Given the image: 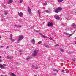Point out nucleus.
I'll return each mask as SVG.
<instances>
[{"label":"nucleus","instance_id":"nucleus-1","mask_svg":"<svg viewBox=\"0 0 76 76\" xmlns=\"http://www.w3.org/2000/svg\"><path fill=\"white\" fill-rule=\"evenodd\" d=\"M24 38L23 36L20 35L19 37L18 40L17 41V43H19L20 42V41H22L23 39Z\"/></svg>","mask_w":76,"mask_h":76},{"label":"nucleus","instance_id":"nucleus-2","mask_svg":"<svg viewBox=\"0 0 76 76\" xmlns=\"http://www.w3.org/2000/svg\"><path fill=\"white\" fill-rule=\"evenodd\" d=\"M38 50H35L33 53L32 56L33 57H36L37 56V54H38Z\"/></svg>","mask_w":76,"mask_h":76},{"label":"nucleus","instance_id":"nucleus-3","mask_svg":"<svg viewBox=\"0 0 76 76\" xmlns=\"http://www.w3.org/2000/svg\"><path fill=\"white\" fill-rule=\"evenodd\" d=\"M27 10L28 12L30 15H32V13L31 10V8L30 7H28Z\"/></svg>","mask_w":76,"mask_h":76},{"label":"nucleus","instance_id":"nucleus-4","mask_svg":"<svg viewBox=\"0 0 76 76\" xmlns=\"http://www.w3.org/2000/svg\"><path fill=\"white\" fill-rule=\"evenodd\" d=\"M55 18L56 19H57V20H59L60 19V18L58 15H55L54 16Z\"/></svg>","mask_w":76,"mask_h":76},{"label":"nucleus","instance_id":"nucleus-5","mask_svg":"<svg viewBox=\"0 0 76 76\" xmlns=\"http://www.w3.org/2000/svg\"><path fill=\"white\" fill-rule=\"evenodd\" d=\"M18 13L20 17H22L23 16V14L22 12L19 13V12H18Z\"/></svg>","mask_w":76,"mask_h":76},{"label":"nucleus","instance_id":"nucleus-6","mask_svg":"<svg viewBox=\"0 0 76 76\" xmlns=\"http://www.w3.org/2000/svg\"><path fill=\"white\" fill-rule=\"evenodd\" d=\"M53 23H50V24L49 23H48L47 24V26H49V27L50 26H53Z\"/></svg>","mask_w":76,"mask_h":76},{"label":"nucleus","instance_id":"nucleus-7","mask_svg":"<svg viewBox=\"0 0 76 76\" xmlns=\"http://www.w3.org/2000/svg\"><path fill=\"white\" fill-rule=\"evenodd\" d=\"M31 42H32L33 44H35V40L34 39H33L31 40Z\"/></svg>","mask_w":76,"mask_h":76},{"label":"nucleus","instance_id":"nucleus-8","mask_svg":"<svg viewBox=\"0 0 76 76\" xmlns=\"http://www.w3.org/2000/svg\"><path fill=\"white\" fill-rule=\"evenodd\" d=\"M71 27H74L75 28H76V25L75 24L73 23L71 24Z\"/></svg>","mask_w":76,"mask_h":76},{"label":"nucleus","instance_id":"nucleus-9","mask_svg":"<svg viewBox=\"0 0 76 76\" xmlns=\"http://www.w3.org/2000/svg\"><path fill=\"white\" fill-rule=\"evenodd\" d=\"M56 9L58 10L59 12L61 11V10L62 9V8L61 7H59Z\"/></svg>","mask_w":76,"mask_h":76},{"label":"nucleus","instance_id":"nucleus-10","mask_svg":"<svg viewBox=\"0 0 76 76\" xmlns=\"http://www.w3.org/2000/svg\"><path fill=\"white\" fill-rule=\"evenodd\" d=\"M12 2H13V0H9L8 3V4H10V3H12Z\"/></svg>","mask_w":76,"mask_h":76},{"label":"nucleus","instance_id":"nucleus-11","mask_svg":"<svg viewBox=\"0 0 76 76\" xmlns=\"http://www.w3.org/2000/svg\"><path fill=\"white\" fill-rule=\"evenodd\" d=\"M0 67L1 69H4V66L3 65H2L1 64H0Z\"/></svg>","mask_w":76,"mask_h":76},{"label":"nucleus","instance_id":"nucleus-12","mask_svg":"<svg viewBox=\"0 0 76 76\" xmlns=\"http://www.w3.org/2000/svg\"><path fill=\"white\" fill-rule=\"evenodd\" d=\"M55 12L56 13H59V11H58L57 9L55 10Z\"/></svg>","mask_w":76,"mask_h":76},{"label":"nucleus","instance_id":"nucleus-13","mask_svg":"<svg viewBox=\"0 0 76 76\" xmlns=\"http://www.w3.org/2000/svg\"><path fill=\"white\" fill-rule=\"evenodd\" d=\"M44 46H45V47H46V48H50L49 46H48V45L46 44H44Z\"/></svg>","mask_w":76,"mask_h":76},{"label":"nucleus","instance_id":"nucleus-14","mask_svg":"<svg viewBox=\"0 0 76 76\" xmlns=\"http://www.w3.org/2000/svg\"><path fill=\"white\" fill-rule=\"evenodd\" d=\"M42 37H43L44 38H48V37L44 35H43L42 36Z\"/></svg>","mask_w":76,"mask_h":76},{"label":"nucleus","instance_id":"nucleus-15","mask_svg":"<svg viewBox=\"0 0 76 76\" xmlns=\"http://www.w3.org/2000/svg\"><path fill=\"white\" fill-rule=\"evenodd\" d=\"M63 1V0H58V1L59 3H60L61 2H62Z\"/></svg>","mask_w":76,"mask_h":76},{"label":"nucleus","instance_id":"nucleus-16","mask_svg":"<svg viewBox=\"0 0 76 76\" xmlns=\"http://www.w3.org/2000/svg\"><path fill=\"white\" fill-rule=\"evenodd\" d=\"M53 71H54L55 72H58V70H57V69H53Z\"/></svg>","mask_w":76,"mask_h":76},{"label":"nucleus","instance_id":"nucleus-17","mask_svg":"<svg viewBox=\"0 0 76 76\" xmlns=\"http://www.w3.org/2000/svg\"><path fill=\"white\" fill-rule=\"evenodd\" d=\"M4 15H7L8 14V13L7 12L4 11Z\"/></svg>","mask_w":76,"mask_h":76},{"label":"nucleus","instance_id":"nucleus-18","mask_svg":"<svg viewBox=\"0 0 76 76\" xmlns=\"http://www.w3.org/2000/svg\"><path fill=\"white\" fill-rule=\"evenodd\" d=\"M10 40L12 41H15L14 39H12V35H11V38H10Z\"/></svg>","mask_w":76,"mask_h":76},{"label":"nucleus","instance_id":"nucleus-19","mask_svg":"<svg viewBox=\"0 0 76 76\" xmlns=\"http://www.w3.org/2000/svg\"><path fill=\"white\" fill-rule=\"evenodd\" d=\"M43 6H45V5H47V3L46 2H45L43 4Z\"/></svg>","mask_w":76,"mask_h":76},{"label":"nucleus","instance_id":"nucleus-20","mask_svg":"<svg viewBox=\"0 0 76 76\" xmlns=\"http://www.w3.org/2000/svg\"><path fill=\"white\" fill-rule=\"evenodd\" d=\"M11 75H12V76H16V75L14 74V73H12L11 74Z\"/></svg>","mask_w":76,"mask_h":76},{"label":"nucleus","instance_id":"nucleus-21","mask_svg":"<svg viewBox=\"0 0 76 76\" xmlns=\"http://www.w3.org/2000/svg\"><path fill=\"white\" fill-rule=\"evenodd\" d=\"M37 13L39 15H39H40V14L41 13V12H40V11H39V10H38Z\"/></svg>","mask_w":76,"mask_h":76},{"label":"nucleus","instance_id":"nucleus-22","mask_svg":"<svg viewBox=\"0 0 76 76\" xmlns=\"http://www.w3.org/2000/svg\"><path fill=\"white\" fill-rule=\"evenodd\" d=\"M42 43V42L41 41H40L39 42H38V44H41Z\"/></svg>","mask_w":76,"mask_h":76},{"label":"nucleus","instance_id":"nucleus-23","mask_svg":"<svg viewBox=\"0 0 76 76\" xmlns=\"http://www.w3.org/2000/svg\"><path fill=\"white\" fill-rule=\"evenodd\" d=\"M72 35H73V34H70L68 36V37H71V36H72Z\"/></svg>","mask_w":76,"mask_h":76},{"label":"nucleus","instance_id":"nucleus-24","mask_svg":"<svg viewBox=\"0 0 76 76\" xmlns=\"http://www.w3.org/2000/svg\"><path fill=\"white\" fill-rule=\"evenodd\" d=\"M54 46L55 47H58V46H59V45L58 44H56V45H55Z\"/></svg>","mask_w":76,"mask_h":76},{"label":"nucleus","instance_id":"nucleus-25","mask_svg":"<svg viewBox=\"0 0 76 76\" xmlns=\"http://www.w3.org/2000/svg\"><path fill=\"white\" fill-rule=\"evenodd\" d=\"M45 12H46V13H49V12H50V11H48L47 10H45Z\"/></svg>","mask_w":76,"mask_h":76},{"label":"nucleus","instance_id":"nucleus-26","mask_svg":"<svg viewBox=\"0 0 76 76\" xmlns=\"http://www.w3.org/2000/svg\"><path fill=\"white\" fill-rule=\"evenodd\" d=\"M23 0H20V3H22V2H23Z\"/></svg>","mask_w":76,"mask_h":76},{"label":"nucleus","instance_id":"nucleus-27","mask_svg":"<svg viewBox=\"0 0 76 76\" xmlns=\"http://www.w3.org/2000/svg\"><path fill=\"white\" fill-rule=\"evenodd\" d=\"M65 35H69V34L68 33H65Z\"/></svg>","mask_w":76,"mask_h":76},{"label":"nucleus","instance_id":"nucleus-28","mask_svg":"<svg viewBox=\"0 0 76 76\" xmlns=\"http://www.w3.org/2000/svg\"><path fill=\"white\" fill-rule=\"evenodd\" d=\"M21 27H22V26L21 25L18 26V28H21Z\"/></svg>","mask_w":76,"mask_h":76},{"label":"nucleus","instance_id":"nucleus-29","mask_svg":"<svg viewBox=\"0 0 76 76\" xmlns=\"http://www.w3.org/2000/svg\"><path fill=\"white\" fill-rule=\"evenodd\" d=\"M9 55L7 56V59H9Z\"/></svg>","mask_w":76,"mask_h":76},{"label":"nucleus","instance_id":"nucleus-30","mask_svg":"<svg viewBox=\"0 0 76 76\" xmlns=\"http://www.w3.org/2000/svg\"><path fill=\"white\" fill-rule=\"evenodd\" d=\"M29 59H30V57H28V58H26V60H29Z\"/></svg>","mask_w":76,"mask_h":76},{"label":"nucleus","instance_id":"nucleus-31","mask_svg":"<svg viewBox=\"0 0 76 76\" xmlns=\"http://www.w3.org/2000/svg\"><path fill=\"white\" fill-rule=\"evenodd\" d=\"M62 26L63 27L65 26V25H64V24L63 23L62 24Z\"/></svg>","mask_w":76,"mask_h":76},{"label":"nucleus","instance_id":"nucleus-32","mask_svg":"<svg viewBox=\"0 0 76 76\" xmlns=\"http://www.w3.org/2000/svg\"><path fill=\"white\" fill-rule=\"evenodd\" d=\"M49 39H50V40H53V39L51 37H50L49 38Z\"/></svg>","mask_w":76,"mask_h":76},{"label":"nucleus","instance_id":"nucleus-33","mask_svg":"<svg viewBox=\"0 0 76 76\" xmlns=\"http://www.w3.org/2000/svg\"><path fill=\"white\" fill-rule=\"evenodd\" d=\"M33 67H34L35 69H37L38 68L37 67H35V66H33Z\"/></svg>","mask_w":76,"mask_h":76},{"label":"nucleus","instance_id":"nucleus-34","mask_svg":"<svg viewBox=\"0 0 76 76\" xmlns=\"http://www.w3.org/2000/svg\"><path fill=\"white\" fill-rule=\"evenodd\" d=\"M61 52H63L64 51L63 50V49H61Z\"/></svg>","mask_w":76,"mask_h":76},{"label":"nucleus","instance_id":"nucleus-35","mask_svg":"<svg viewBox=\"0 0 76 76\" xmlns=\"http://www.w3.org/2000/svg\"><path fill=\"white\" fill-rule=\"evenodd\" d=\"M9 46H7L6 48L7 49V48H9Z\"/></svg>","mask_w":76,"mask_h":76},{"label":"nucleus","instance_id":"nucleus-36","mask_svg":"<svg viewBox=\"0 0 76 76\" xmlns=\"http://www.w3.org/2000/svg\"><path fill=\"white\" fill-rule=\"evenodd\" d=\"M65 71L66 72V71H69V70L67 69H66L65 70Z\"/></svg>","mask_w":76,"mask_h":76},{"label":"nucleus","instance_id":"nucleus-37","mask_svg":"<svg viewBox=\"0 0 76 76\" xmlns=\"http://www.w3.org/2000/svg\"><path fill=\"white\" fill-rule=\"evenodd\" d=\"M10 57V58H13V56H11Z\"/></svg>","mask_w":76,"mask_h":76},{"label":"nucleus","instance_id":"nucleus-38","mask_svg":"<svg viewBox=\"0 0 76 76\" xmlns=\"http://www.w3.org/2000/svg\"><path fill=\"white\" fill-rule=\"evenodd\" d=\"M2 62V60L0 59V63H1Z\"/></svg>","mask_w":76,"mask_h":76},{"label":"nucleus","instance_id":"nucleus-39","mask_svg":"<svg viewBox=\"0 0 76 76\" xmlns=\"http://www.w3.org/2000/svg\"><path fill=\"white\" fill-rule=\"evenodd\" d=\"M3 66H6V64H3Z\"/></svg>","mask_w":76,"mask_h":76},{"label":"nucleus","instance_id":"nucleus-40","mask_svg":"<svg viewBox=\"0 0 76 76\" xmlns=\"http://www.w3.org/2000/svg\"><path fill=\"white\" fill-rule=\"evenodd\" d=\"M66 29H67V30H68L69 31V29H70V28H67Z\"/></svg>","mask_w":76,"mask_h":76},{"label":"nucleus","instance_id":"nucleus-41","mask_svg":"<svg viewBox=\"0 0 76 76\" xmlns=\"http://www.w3.org/2000/svg\"><path fill=\"white\" fill-rule=\"evenodd\" d=\"M62 72H65V70H62Z\"/></svg>","mask_w":76,"mask_h":76},{"label":"nucleus","instance_id":"nucleus-42","mask_svg":"<svg viewBox=\"0 0 76 76\" xmlns=\"http://www.w3.org/2000/svg\"><path fill=\"white\" fill-rule=\"evenodd\" d=\"M69 29H70L71 30H72L73 29V28H70Z\"/></svg>","mask_w":76,"mask_h":76},{"label":"nucleus","instance_id":"nucleus-43","mask_svg":"<svg viewBox=\"0 0 76 76\" xmlns=\"http://www.w3.org/2000/svg\"><path fill=\"white\" fill-rule=\"evenodd\" d=\"M15 27H17V28H18V26H17V25H15Z\"/></svg>","mask_w":76,"mask_h":76},{"label":"nucleus","instance_id":"nucleus-44","mask_svg":"<svg viewBox=\"0 0 76 76\" xmlns=\"http://www.w3.org/2000/svg\"><path fill=\"white\" fill-rule=\"evenodd\" d=\"M3 46H1V48H3Z\"/></svg>","mask_w":76,"mask_h":76},{"label":"nucleus","instance_id":"nucleus-45","mask_svg":"<svg viewBox=\"0 0 76 76\" xmlns=\"http://www.w3.org/2000/svg\"><path fill=\"white\" fill-rule=\"evenodd\" d=\"M48 60H50V58H48Z\"/></svg>","mask_w":76,"mask_h":76},{"label":"nucleus","instance_id":"nucleus-46","mask_svg":"<svg viewBox=\"0 0 76 76\" xmlns=\"http://www.w3.org/2000/svg\"><path fill=\"white\" fill-rule=\"evenodd\" d=\"M19 53L20 54V55H22V53Z\"/></svg>","mask_w":76,"mask_h":76},{"label":"nucleus","instance_id":"nucleus-47","mask_svg":"<svg viewBox=\"0 0 76 76\" xmlns=\"http://www.w3.org/2000/svg\"><path fill=\"white\" fill-rule=\"evenodd\" d=\"M0 58H1V56H0Z\"/></svg>","mask_w":76,"mask_h":76},{"label":"nucleus","instance_id":"nucleus-48","mask_svg":"<svg viewBox=\"0 0 76 76\" xmlns=\"http://www.w3.org/2000/svg\"><path fill=\"white\" fill-rule=\"evenodd\" d=\"M75 44H76V41L75 42Z\"/></svg>","mask_w":76,"mask_h":76},{"label":"nucleus","instance_id":"nucleus-49","mask_svg":"<svg viewBox=\"0 0 76 76\" xmlns=\"http://www.w3.org/2000/svg\"><path fill=\"white\" fill-rule=\"evenodd\" d=\"M19 52H20V53H21V52H22V51H19Z\"/></svg>","mask_w":76,"mask_h":76},{"label":"nucleus","instance_id":"nucleus-50","mask_svg":"<svg viewBox=\"0 0 76 76\" xmlns=\"http://www.w3.org/2000/svg\"><path fill=\"white\" fill-rule=\"evenodd\" d=\"M76 31V30H75V31H74V32H75Z\"/></svg>","mask_w":76,"mask_h":76},{"label":"nucleus","instance_id":"nucleus-51","mask_svg":"<svg viewBox=\"0 0 76 76\" xmlns=\"http://www.w3.org/2000/svg\"><path fill=\"white\" fill-rule=\"evenodd\" d=\"M1 76H4L3 75H1Z\"/></svg>","mask_w":76,"mask_h":76},{"label":"nucleus","instance_id":"nucleus-52","mask_svg":"<svg viewBox=\"0 0 76 76\" xmlns=\"http://www.w3.org/2000/svg\"><path fill=\"white\" fill-rule=\"evenodd\" d=\"M1 38V37L0 36V38Z\"/></svg>","mask_w":76,"mask_h":76},{"label":"nucleus","instance_id":"nucleus-53","mask_svg":"<svg viewBox=\"0 0 76 76\" xmlns=\"http://www.w3.org/2000/svg\"><path fill=\"white\" fill-rule=\"evenodd\" d=\"M4 76H7V75H4Z\"/></svg>","mask_w":76,"mask_h":76},{"label":"nucleus","instance_id":"nucleus-54","mask_svg":"<svg viewBox=\"0 0 76 76\" xmlns=\"http://www.w3.org/2000/svg\"><path fill=\"white\" fill-rule=\"evenodd\" d=\"M34 76H37V75H34Z\"/></svg>","mask_w":76,"mask_h":76},{"label":"nucleus","instance_id":"nucleus-55","mask_svg":"<svg viewBox=\"0 0 76 76\" xmlns=\"http://www.w3.org/2000/svg\"><path fill=\"white\" fill-rule=\"evenodd\" d=\"M66 20H68L67 19V18H66Z\"/></svg>","mask_w":76,"mask_h":76},{"label":"nucleus","instance_id":"nucleus-56","mask_svg":"<svg viewBox=\"0 0 76 76\" xmlns=\"http://www.w3.org/2000/svg\"><path fill=\"white\" fill-rule=\"evenodd\" d=\"M73 60V61H75V60Z\"/></svg>","mask_w":76,"mask_h":76},{"label":"nucleus","instance_id":"nucleus-57","mask_svg":"<svg viewBox=\"0 0 76 76\" xmlns=\"http://www.w3.org/2000/svg\"><path fill=\"white\" fill-rule=\"evenodd\" d=\"M75 40H76V37H75Z\"/></svg>","mask_w":76,"mask_h":76},{"label":"nucleus","instance_id":"nucleus-58","mask_svg":"<svg viewBox=\"0 0 76 76\" xmlns=\"http://www.w3.org/2000/svg\"><path fill=\"white\" fill-rule=\"evenodd\" d=\"M75 14H76V12H75Z\"/></svg>","mask_w":76,"mask_h":76},{"label":"nucleus","instance_id":"nucleus-59","mask_svg":"<svg viewBox=\"0 0 76 76\" xmlns=\"http://www.w3.org/2000/svg\"><path fill=\"white\" fill-rule=\"evenodd\" d=\"M2 22H3V20H1Z\"/></svg>","mask_w":76,"mask_h":76},{"label":"nucleus","instance_id":"nucleus-60","mask_svg":"<svg viewBox=\"0 0 76 76\" xmlns=\"http://www.w3.org/2000/svg\"><path fill=\"white\" fill-rule=\"evenodd\" d=\"M36 31V32H38V31Z\"/></svg>","mask_w":76,"mask_h":76}]
</instances>
